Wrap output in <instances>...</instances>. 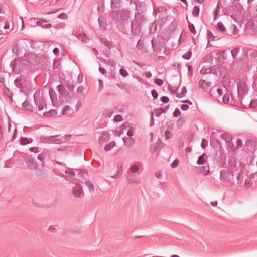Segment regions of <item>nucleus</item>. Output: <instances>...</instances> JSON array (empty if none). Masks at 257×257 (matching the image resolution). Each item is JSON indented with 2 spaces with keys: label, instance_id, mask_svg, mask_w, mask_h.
Wrapping results in <instances>:
<instances>
[{
  "label": "nucleus",
  "instance_id": "obj_1",
  "mask_svg": "<svg viewBox=\"0 0 257 257\" xmlns=\"http://www.w3.org/2000/svg\"><path fill=\"white\" fill-rule=\"evenodd\" d=\"M48 62L46 56L44 55H35L33 58V71H42L45 69Z\"/></svg>",
  "mask_w": 257,
  "mask_h": 257
},
{
  "label": "nucleus",
  "instance_id": "obj_2",
  "mask_svg": "<svg viewBox=\"0 0 257 257\" xmlns=\"http://www.w3.org/2000/svg\"><path fill=\"white\" fill-rule=\"evenodd\" d=\"M33 99L36 108L38 111L42 110L45 107L46 108V104L41 92L40 90L36 91L33 94Z\"/></svg>",
  "mask_w": 257,
  "mask_h": 257
},
{
  "label": "nucleus",
  "instance_id": "obj_3",
  "mask_svg": "<svg viewBox=\"0 0 257 257\" xmlns=\"http://www.w3.org/2000/svg\"><path fill=\"white\" fill-rule=\"evenodd\" d=\"M59 135L50 136L49 137H46L44 136H41L39 137V140L41 142L43 143H48V144H61L62 143V140L60 139H55L54 138L59 136Z\"/></svg>",
  "mask_w": 257,
  "mask_h": 257
},
{
  "label": "nucleus",
  "instance_id": "obj_4",
  "mask_svg": "<svg viewBox=\"0 0 257 257\" xmlns=\"http://www.w3.org/2000/svg\"><path fill=\"white\" fill-rule=\"evenodd\" d=\"M142 24L134 20L131 21V33L133 36H138L140 34Z\"/></svg>",
  "mask_w": 257,
  "mask_h": 257
},
{
  "label": "nucleus",
  "instance_id": "obj_5",
  "mask_svg": "<svg viewBox=\"0 0 257 257\" xmlns=\"http://www.w3.org/2000/svg\"><path fill=\"white\" fill-rule=\"evenodd\" d=\"M241 8L242 7L238 2H233L230 7L228 9L229 12L231 13L230 15L231 17L233 18V15H236Z\"/></svg>",
  "mask_w": 257,
  "mask_h": 257
},
{
  "label": "nucleus",
  "instance_id": "obj_6",
  "mask_svg": "<svg viewBox=\"0 0 257 257\" xmlns=\"http://www.w3.org/2000/svg\"><path fill=\"white\" fill-rule=\"evenodd\" d=\"M133 3L136 5V13H146L147 7L146 3L144 2H139L134 1Z\"/></svg>",
  "mask_w": 257,
  "mask_h": 257
},
{
  "label": "nucleus",
  "instance_id": "obj_7",
  "mask_svg": "<svg viewBox=\"0 0 257 257\" xmlns=\"http://www.w3.org/2000/svg\"><path fill=\"white\" fill-rule=\"evenodd\" d=\"M32 54H25L21 57L22 65L25 66H30L32 64Z\"/></svg>",
  "mask_w": 257,
  "mask_h": 257
},
{
  "label": "nucleus",
  "instance_id": "obj_8",
  "mask_svg": "<svg viewBox=\"0 0 257 257\" xmlns=\"http://www.w3.org/2000/svg\"><path fill=\"white\" fill-rule=\"evenodd\" d=\"M22 157L26 165L30 169L32 168V155H28L27 153H23Z\"/></svg>",
  "mask_w": 257,
  "mask_h": 257
},
{
  "label": "nucleus",
  "instance_id": "obj_9",
  "mask_svg": "<svg viewBox=\"0 0 257 257\" xmlns=\"http://www.w3.org/2000/svg\"><path fill=\"white\" fill-rule=\"evenodd\" d=\"M245 83L241 81H239L237 83V92L239 95H243L245 92Z\"/></svg>",
  "mask_w": 257,
  "mask_h": 257
},
{
  "label": "nucleus",
  "instance_id": "obj_10",
  "mask_svg": "<svg viewBox=\"0 0 257 257\" xmlns=\"http://www.w3.org/2000/svg\"><path fill=\"white\" fill-rule=\"evenodd\" d=\"M72 194L75 197L78 198L80 196L82 192V187L81 185H75L72 188Z\"/></svg>",
  "mask_w": 257,
  "mask_h": 257
},
{
  "label": "nucleus",
  "instance_id": "obj_11",
  "mask_svg": "<svg viewBox=\"0 0 257 257\" xmlns=\"http://www.w3.org/2000/svg\"><path fill=\"white\" fill-rule=\"evenodd\" d=\"M130 11L129 10L123 9L119 10V17L121 20H127L130 18Z\"/></svg>",
  "mask_w": 257,
  "mask_h": 257
},
{
  "label": "nucleus",
  "instance_id": "obj_12",
  "mask_svg": "<svg viewBox=\"0 0 257 257\" xmlns=\"http://www.w3.org/2000/svg\"><path fill=\"white\" fill-rule=\"evenodd\" d=\"M146 13H136L135 14L134 20L143 24L146 20Z\"/></svg>",
  "mask_w": 257,
  "mask_h": 257
},
{
  "label": "nucleus",
  "instance_id": "obj_13",
  "mask_svg": "<svg viewBox=\"0 0 257 257\" xmlns=\"http://www.w3.org/2000/svg\"><path fill=\"white\" fill-rule=\"evenodd\" d=\"M169 108V106H166L164 108H156L154 110V112L155 113V116L157 117H159L162 114L166 113Z\"/></svg>",
  "mask_w": 257,
  "mask_h": 257
},
{
  "label": "nucleus",
  "instance_id": "obj_14",
  "mask_svg": "<svg viewBox=\"0 0 257 257\" xmlns=\"http://www.w3.org/2000/svg\"><path fill=\"white\" fill-rule=\"evenodd\" d=\"M47 20H43L39 19L36 21V24L38 26H41L42 28L49 29L52 27L51 24H44L45 23L47 22Z\"/></svg>",
  "mask_w": 257,
  "mask_h": 257
},
{
  "label": "nucleus",
  "instance_id": "obj_15",
  "mask_svg": "<svg viewBox=\"0 0 257 257\" xmlns=\"http://www.w3.org/2000/svg\"><path fill=\"white\" fill-rule=\"evenodd\" d=\"M58 92L63 97H66L69 95V92L66 90L61 85H59L56 88Z\"/></svg>",
  "mask_w": 257,
  "mask_h": 257
},
{
  "label": "nucleus",
  "instance_id": "obj_16",
  "mask_svg": "<svg viewBox=\"0 0 257 257\" xmlns=\"http://www.w3.org/2000/svg\"><path fill=\"white\" fill-rule=\"evenodd\" d=\"M10 67L12 69V72L15 74H18L19 73L20 70L17 68L16 59L11 61Z\"/></svg>",
  "mask_w": 257,
  "mask_h": 257
},
{
  "label": "nucleus",
  "instance_id": "obj_17",
  "mask_svg": "<svg viewBox=\"0 0 257 257\" xmlns=\"http://www.w3.org/2000/svg\"><path fill=\"white\" fill-rule=\"evenodd\" d=\"M110 138V134L107 132H102L100 136L99 140L103 142H108Z\"/></svg>",
  "mask_w": 257,
  "mask_h": 257
},
{
  "label": "nucleus",
  "instance_id": "obj_18",
  "mask_svg": "<svg viewBox=\"0 0 257 257\" xmlns=\"http://www.w3.org/2000/svg\"><path fill=\"white\" fill-rule=\"evenodd\" d=\"M199 84L200 86L203 89H205L211 85L210 82H206L204 80H200L199 81Z\"/></svg>",
  "mask_w": 257,
  "mask_h": 257
},
{
  "label": "nucleus",
  "instance_id": "obj_19",
  "mask_svg": "<svg viewBox=\"0 0 257 257\" xmlns=\"http://www.w3.org/2000/svg\"><path fill=\"white\" fill-rule=\"evenodd\" d=\"M22 107L26 110L32 112V105L27 100L25 101L22 104Z\"/></svg>",
  "mask_w": 257,
  "mask_h": 257
},
{
  "label": "nucleus",
  "instance_id": "obj_20",
  "mask_svg": "<svg viewBox=\"0 0 257 257\" xmlns=\"http://www.w3.org/2000/svg\"><path fill=\"white\" fill-rule=\"evenodd\" d=\"M220 137L224 140L226 143H229L231 142L232 137V136L229 134L228 133H223L220 135Z\"/></svg>",
  "mask_w": 257,
  "mask_h": 257
},
{
  "label": "nucleus",
  "instance_id": "obj_21",
  "mask_svg": "<svg viewBox=\"0 0 257 257\" xmlns=\"http://www.w3.org/2000/svg\"><path fill=\"white\" fill-rule=\"evenodd\" d=\"M117 171L116 173L113 175L111 176L112 178H116L119 176V175L122 172V164H118L117 165Z\"/></svg>",
  "mask_w": 257,
  "mask_h": 257
},
{
  "label": "nucleus",
  "instance_id": "obj_22",
  "mask_svg": "<svg viewBox=\"0 0 257 257\" xmlns=\"http://www.w3.org/2000/svg\"><path fill=\"white\" fill-rule=\"evenodd\" d=\"M77 38L79 40L85 43H87L89 40L87 35L85 33L79 34L77 36Z\"/></svg>",
  "mask_w": 257,
  "mask_h": 257
},
{
  "label": "nucleus",
  "instance_id": "obj_23",
  "mask_svg": "<svg viewBox=\"0 0 257 257\" xmlns=\"http://www.w3.org/2000/svg\"><path fill=\"white\" fill-rule=\"evenodd\" d=\"M205 157H206V155L205 154H203L199 156L198 158V160L196 162L197 164L198 165H203L205 162Z\"/></svg>",
  "mask_w": 257,
  "mask_h": 257
},
{
  "label": "nucleus",
  "instance_id": "obj_24",
  "mask_svg": "<svg viewBox=\"0 0 257 257\" xmlns=\"http://www.w3.org/2000/svg\"><path fill=\"white\" fill-rule=\"evenodd\" d=\"M57 113V112L56 110L51 109L47 112L43 113V115L46 117H50L56 115Z\"/></svg>",
  "mask_w": 257,
  "mask_h": 257
},
{
  "label": "nucleus",
  "instance_id": "obj_25",
  "mask_svg": "<svg viewBox=\"0 0 257 257\" xmlns=\"http://www.w3.org/2000/svg\"><path fill=\"white\" fill-rule=\"evenodd\" d=\"M100 41L102 44H103L105 46L107 47L109 49H110V45L112 44V42L108 41L106 38H102L100 39Z\"/></svg>",
  "mask_w": 257,
  "mask_h": 257
},
{
  "label": "nucleus",
  "instance_id": "obj_26",
  "mask_svg": "<svg viewBox=\"0 0 257 257\" xmlns=\"http://www.w3.org/2000/svg\"><path fill=\"white\" fill-rule=\"evenodd\" d=\"M98 21L99 27L101 28H102L104 30H105L106 27V24L105 19L103 18H99Z\"/></svg>",
  "mask_w": 257,
  "mask_h": 257
},
{
  "label": "nucleus",
  "instance_id": "obj_27",
  "mask_svg": "<svg viewBox=\"0 0 257 257\" xmlns=\"http://www.w3.org/2000/svg\"><path fill=\"white\" fill-rule=\"evenodd\" d=\"M85 185L88 188L90 192H92L94 191V188L93 184L92 181L90 180H86L85 181Z\"/></svg>",
  "mask_w": 257,
  "mask_h": 257
},
{
  "label": "nucleus",
  "instance_id": "obj_28",
  "mask_svg": "<svg viewBox=\"0 0 257 257\" xmlns=\"http://www.w3.org/2000/svg\"><path fill=\"white\" fill-rule=\"evenodd\" d=\"M126 178H127V181L130 183H135L138 182L137 178L133 175H128L127 176Z\"/></svg>",
  "mask_w": 257,
  "mask_h": 257
},
{
  "label": "nucleus",
  "instance_id": "obj_29",
  "mask_svg": "<svg viewBox=\"0 0 257 257\" xmlns=\"http://www.w3.org/2000/svg\"><path fill=\"white\" fill-rule=\"evenodd\" d=\"M187 90L185 86H183L182 88V91L181 93H176V97L179 98H182L187 93Z\"/></svg>",
  "mask_w": 257,
  "mask_h": 257
},
{
  "label": "nucleus",
  "instance_id": "obj_30",
  "mask_svg": "<svg viewBox=\"0 0 257 257\" xmlns=\"http://www.w3.org/2000/svg\"><path fill=\"white\" fill-rule=\"evenodd\" d=\"M115 145V143L114 141H112L111 142H110L109 143L105 145L104 147V150L106 152H108L110 151L111 149H112Z\"/></svg>",
  "mask_w": 257,
  "mask_h": 257
},
{
  "label": "nucleus",
  "instance_id": "obj_31",
  "mask_svg": "<svg viewBox=\"0 0 257 257\" xmlns=\"http://www.w3.org/2000/svg\"><path fill=\"white\" fill-rule=\"evenodd\" d=\"M207 40H209V41H211L215 40V36L213 34V33L209 29L207 30Z\"/></svg>",
  "mask_w": 257,
  "mask_h": 257
},
{
  "label": "nucleus",
  "instance_id": "obj_32",
  "mask_svg": "<svg viewBox=\"0 0 257 257\" xmlns=\"http://www.w3.org/2000/svg\"><path fill=\"white\" fill-rule=\"evenodd\" d=\"M200 8L199 6H195L194 7L192 11V15L194 17H198L199 15Z\"/></svg>",
  "mask_w": 257,
  "mask_h": 257
},
{
  "label": "nucleus",
  "instance_id": "obj_33",
  "mask_svg": "<svg viewBox=\"0 0 257 257\" xmlns=\"http://www.w3.org/2000/svg\"><path fill=\"white\" fill-rule=\"evenodd\" d=\"M20 144L21 145H26L27 144H28L30 143V141L29 140V139L27 138H24V137H21L20 139Z\"/></svg>",
  "mask_w": 257,
  "mask_h": 257
},
{
  "label": "nucleus",
  "instance_id": "obj_34",
  "mask_svg": "<svg viewBox=\"0 0 257 257\" xmlns=\"http://www.w3.org/2000/svg\"><path fill=\"white\" fill-rule=\"evenodd\" d=\"M119 0H111V8L114 9L119 7Z\"/></svg>",
  "mask_w": 257,
  "mask_h": 257
},
{
  "label": "nucleus",
  "instance_id": "obj_35",
  "mask_svg": "<svg viewBox=\"0 0 257 257\" xmlns=\"http://www.w3.org/2000/svg\"><path fill=\"white\" fill-rule=\"evenodd\" d=\"M240 49L238 47L234 48L231 51V53L232 57L233 59H235L239 53Z\"/></svg>",
  "mask_w": 257,
  "mask_h": 257
},
{
  "label": "nucleus",
  "instance_id": "obj_36",
  "mask_svg": "<svg viewBox=\"0 0 257 257\" xmlns=\"http://www.w3.org/2000/svg\"><path fill=\"white\" fill-rule=\"evenodd\" d=\"M217 28L220 32H225L226 31V29L224 25L221 22H219L217 23Z\"/></svg>",
  "mask_w": 257,
  "mask_h": 257
},
{
  "label": "nucleus",
  "instance_id": "obj_37",
  "mask_svg": "<svg viewBox=\"0 0 257 257\" xmlns=\"http://www.w3.org/2000/svg\"><path fill=\"white\" fill-rule=\"evenodd\" d=\"M119 14V10L112 11L110 13V15L111 17H112L113 19H117L118 18Z\"/></svg>",
  "mask_w": 257,
  "mask_h": 257
},
{
  "label": "nucleus",
  "instance_id": "obj_38",
  "mask_svg": "<svg viewBox=\"0 0 257 257\" xmlns=\"http://www.w3.org/2000/svg\"><path fill=\"white\" fill-rule=\"evenodd\" d=\"M113 114V111L111 110L110 109H106L104 111L103 115L105 117L110 118L112 115Z\"/></svg>",
  "mask_w": 257,
  "mask_h": 257
},
{
  "label": "nucleus",
  "instance_id": "obj_39",
  "mask_svg": "<svg viewBox=\"0 0 257 257\" xmlns=\"http://www.w3.org/2000/svg\"><path fill=\"white\" fill-rule=\"evenodd\" d=\"M220 179L221 181L225 182L226 180V174L224 170H221L220 171Z\"/></svg>",
  "mask_w": 257,
  "mask_h": 257
},
{
  "label": "nucleus",
  "instance_id": "obj_40",
  "mask_svg": "<svg viewBox=\"0 0 257 257\" xmlns=\"http://www.w3.org/2000/svg\"><path fill=\"white\" fill-rule=\"evenodd\" d=\"M192 53L191 51H188L186 53L184 54L182 57L185 60H189L191 57Z\"/></svg>",
  "mask_w": 257,
  "mask_h": 257
},
{
  "label": "nucleus",
  "instance_id": "obj_41",
  "mask_svg": "<svg viewBox=\"0 0 257 257\" xmlns=\"http://www.w3.org/2000/svg\"><path fill=\"white\" fill-rule=\"evenodd\" d=\"M4 85L5 86V85ZM4 92L5 93H6L7 96L10 99H12L13 93L8 88L5 87L4 89Z\"/></svg>",
  "mask_w": 257,
  "mask_h": 257
},
{
  "label": "nucleus",
  "instance_id": "obj_42",
  "mask_svg": "<svg viewBox=\"0 0 257 257\" xmlns=\"http://www.w3.org/2000/svg\"><path fill=\"white\" fill-rule=\"evenodd\" d=\"M188 23V28L190 32L194 35L196 34V32L194 25L193 24L190 23L189 21Z\"/></svg>",
  "mask_w": 257,
  "mask_h": 257
},
{
  "label": "nucleus",
  "instance_id": "obj_43",
  "mask_svg": "<svg viewBox=\"0 0 257 257\" xmlns=\"http://www.w3.org/2000/svg\"><path fill=\"white\" fill-rule=\"evenodd\" d=\"M200 73L201 74H203V75L207 74H210L212 73L211 68H205V69L202 68L200 71Z\"/></svg>",
  "mask_w": 257,
  "mask_h": 257
},
{
  "label": "nucleus",
  "instance_id": "obj_44",
  "mask_svg": "<svg viewBox=\"0 0 257 257\" xmlns=\"http://www.w3.org/2000/svg\"><path fill=\"white\" fill-rule=\"evenodd\" d=\"M213 60V57L211 55L209 54L206 55L203 59H202V62L205 63V62H208L210 61H212Z\"/></svg>",
  "mask_w": 257,
  "mask_h": 257
},
{
  "label": "nucleus",
  "instance_id": "obj_45",
  "mask_svg": "<svg viewBox=\"0 0 257 257\" xmlns=\"http://www.w3.org/2000/svg\"><path fill=\"white\" fill-rule=\"evenodd\" d=\"M130 169L131 172L135 173L139 170V167L136 164H133L130 166Z\"/></svg>",
  "mask_w": 257,
  "mask_h": 257
},
{
  "label": "nucleus",
  "instance_id": "obj_46",
  "mask_svg": "<svg viewBox=\"0 0 257 257\" xmlns=\"http://www.w3.org/2000/svg\"><path fill=\"white\" fill-rule=\"evenodd\" d=\"M207 168H208V170H205V166H202V167H200V169L201 170V172H203V171H204V172L203 173V175L204 176H206L207 175H208L210 173V170H209V165H207Z\"/></svg>",
  "mask_w": 257,
  "mask_h": 257
},
{
  "label": "nucleus",
  "instance_id": "obj_47",
  "mask_svg": "<svg viewBox=\"0 0 257 257\" xmlns=\"http://www.w3.org/2000/svg\"><path fill=\"white\" fill-rule=\"evenodd\" d=\"M119 73L123 77H126L128 75L127 71L124 68L119 70Z\"/></svg>",
  "mask_w": 257,
  "mask_h": 257
},
{
  "label": "nucleus",
  "instance_id": "obj_48",
  "mask_svg": "<svg viewBox=\"0 0 257 257\" xmlns=\"http://www.w3.org/2000/svg\"><path fill=\"white\" fill-rule=\"evenodd\" d=\"M70 109H71V107L69 105L65 106L62 111V114L63 115H67V112H69Z\"/></svg>",
  "mask_w": 257,
  "mask_h": 257
},
{
  "label": "nucleus",
  "instance_id": "obj_49",
  "mask_svg": "<svg viewBox=\"0 0 257 257\" xmlns=\"http://www.w3.org/2000/svg\"><path fill=\"white\" fill-rule=\"evenodd\" d=\"M187 67L188 68V76L192 77L193 76L192 66V65H187Z\"/></svg>",
  "mask_w": 257,
  "mask_h": 257
},
{
  "label": "nucleus",
  "instance_id": "obj_50",
  "mask_svg": "<svg viewBox=\"0 0 257 257\" xmlns=\"http://www.w3.org/2000/svg\"><path fill=\"white\" fill-rule=\"evenodd\" d=\"M12 51L14 54H15L16 55H18V51H19L18 45L17 44H14L12 49Z\"/></svg>",
  "mask_w": 257,
  "mask_h": 257
},
{
  "label": "nucleus",
  "instance_id": "obj_51",
  "mask_svg": "<svg viewBox=\"0 0 257 257\" xmlns=\"http://www.w3.org/2000/svg\"><path fill=\"white\" fill-rule=\"evenodd\" d=\"M223 102L224 104H227L229 101V95L228 94H225L224 95L222 98Z\"/></svg>",
  "mask_w": 257,
  "mask_h": 257
},
{
  "label": "nucleus",
  "instance_id": "obj_52",
  "mask_svg": "<svg viewBox=\"0 0 257 257\" xmlns=\"http://www.w3.org/2000/svg\"><path fill=\"white\" fill-rule=\"evenodd\" d=\"M208 140L205 138L202 139V142L201 144V147L202 149H205L208 145Z\"/></svg>",
  "mask_w": 257,
  "mask_h": 257
},
{
  "label": "nucleus",
  "instance_id": "obj_53",
  "mask_svg": "<svg viewBox=\"0 0 257 257\" xmlns=\"http://www.w3.org/2000/svg\"><path fill=\"white\" fill-rule=\"evenodd\" d=\"M159 147V144H158L157 143L154 144L151 148V151L152 153H154L156 151H157Z\"/></svg>",
  "mask_w": 257,
  "mask_h": 257
},
{
  "label": "nucleus",
  "instance_id": "obj_54",
  "mask_svg": "<svg viewBox=\"0 0 257 257\" xmlns=\"http://www.w3.org/2000/svg\"><path fill=\"white\" fill-rule=\"evenodd\" d=\"M84 90V87L82 86H80L78 87V88L77 89V93H78L80 94H81V95L82 96H84V94L83 92Z\"/></svg>",
  "mask_w": 257,
  "mask_h": 257
},
{
  "label": "nucleus",
  "instance_id": "obj_55",
  "mask_svg": "<svg viewBox=\"0 0 257 257\" xmlns=\"http://www.w3.org/2000/svg\"><path fill=\"white\" fill-rule=\"evenodd\" d=\"M181 115V112L178 108H176L173 113V117L177 118Z\"/></svg>",
  "mask_w": 257,
  "mask_h": 257
},
{
  "label": "nucleus",
  "instance_id": "obj_56",
  "mask_svg": "<svg viewBox=\"0 0 257 257\" xmlns=\"http://www.w3.org/2000/svg\"><path fill=\"white\" fill-rule=\"evenodd\" d=\"M179 161L178 159L174 160L173 162L171 164V167L172 168H176L178 164H179Z\"/></svg>",
  "mask_w": 257,
  "mask_h": 257
},
{
  "label": "nucleus",
  "instance_id": "obj_57",
  "mask_svg": "<svg viewBox=\"0 0 257 257\" xmlns=\"http://www.w3.org/2000/svg\"><path fill=\"white\" fill-rule=\"evenodd\" d=\"M123 120L122 116L121 115H116L114 117V121L115 122H120Z\"/></svg>",
  "mask_w": 257,
  "mask_h": 257
},
{
  "label": "nucleus",
  "instance_id": "obj_58",
  "mask_svg": "<svg viewBox=\"0 0 257 257\" xmlns=\"http://www.w3.org/2000/svg\"><path fill=\"white\" fill-rule=\"evenodd\" d=\"M154 83L158 86H161L163 84V81L159 78H156L154 80Z\"/></svg>",
  "mask_w": 257,
  "mask_h": 257
},
{
  "label": "nucleus",
  "instance_id": "obj_59",
  "mask_svg": "<svg viewBox=\"0 0 257 257\" xmlns=\"http://www.w3.org/2000/svg\"><path fill=\"white\" fill-rule=\"evenodd\" d=\"M151 95L154 100H156L158 97V93L155 90L151 91Z\"/></svg>",
  "mask_w": 257,
  "mask_h": 257
},
{
  "label": "nucleus",
  "instance_id": "obj_60",
  "mask_svg": "<svg viewBox=\"0 0 257 257\" xmlns=\"http://www.w3.org/2000/svg\"><path fill=\"white\" fill-rule=\"evenodd\" d=\"M253 184L252 181L251 180L245 179L244 181V185L246 187H251Z\"/></svg>",
  "mask_w": 257,
  "mask_h": 257
},
{
  "label": "nucleus",
  "instance_id": "obj_61",
  "mask_svg": "<svg viewBox=\"0 0 257 257\" xmlns=\"http://www.w3.org/2000/svg\"><path fill=\"white\" fill-rule=\"evenodd\" d=\"M249 106L250 108H254V107H256L257 106V100H251Z\"/></svg>",
  "mask_w": 257,
  "mask_h": 257
},
{
  "label": "nucleus",
  "instance_id": "obj_62",
  "mask_svg": "<svg viewBox=\"0 0 257 257\" xmlns=\"http://www.w3.org/2000/svg\"><path fill=\"white\" fill-rule=\"evenodd\" d=\"M160 101L163 103H168L169 101V99L168 97L167 96H162V97H161L160 98Z\"/></svg>",
  "mask_w": 257,
  "mask_h": 257
},
{
  "label": "nucleus",
  "instance_id": "obj_63",
  "mask_svg": "<svg viewBox=\"0 0 257 257\" xmlns=\"http://www.w3.org/2000/svg\"><path fill=\"white\" fill-rule=\"evenodd\" d=\"M58 18L60 19H66L68 18V16L64 13H62L59 14Z\"/></svg>",
  "mask_w": 257,
  "mask_h": 257
},
{
  "label": "nucleus",
  "instance_id": "obj_64",
  "mask_svg": "<svg viewBox=\"0 0 257 257\" xmlns=\"http://www.w3.org/2000/svg\"><path fill=\"white\" fill-rule=\"evenodd\" d=\"M65 173L66 174H68L70 177H74L75 175V172L72 170L69 171L68 170H66L65 171Z\"/></svg>",
  "mask_w": 257,
  "mask_h": 257
}]
</instances>
